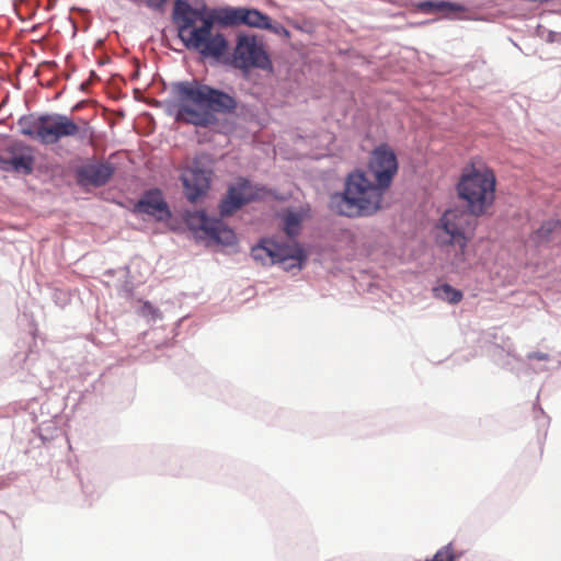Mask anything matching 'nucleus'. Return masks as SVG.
<instances>
[{"label": "nucleus", "mask_w": 561, "mask_h": 561, "mask_svg": "<svg viewBox=\"0 0 561 561\" xmlns=\"http://www.w3.org/2000/svg\"><path fill=\"white\" fill-rule=\"evenodd\" d=\"M178 36L187 49L203 57L219 59L228 48L225 35L215 30L218 22L225 26L249 25L263 28L268 16L255 9L220 8L209 10L205 4L193 8L186 0H175L172 12Z\"/></svg>", "instance_id": "nucleus-1"}, {"label": "nucleus", "mask_w": 561, "mask_h": 561, "mask_svg": "<svg viewBox=\"0 0 561 561\" xmlns=\"http://www.w3.org/2000/svg\"><path fill=\"white\" fill-rule=\"evenodd\" d=\"M368 170L376 180L371 183L363 171L348 174L342 193L331 195L329 207L341 216H370L381 208L386 190L391 185L398 172L397 156L382 144L371 152Z\"/></svg>", "instance_id": "nucleus-2"}, {"label": "nucleus", "mask_w": 561, "mask_h": 561, "mask_svg": "<svg viewBox=\"0 0 561 561\" xmlns=\"http://www.w3.org/2000/svg\"><path fill=\"white\" fill-rule=\"evenodd\" d=\"M172 91L176 121L195 126L206 127L214 122L211 112L229 114L238 106L234 96L195 79L174 83Z\"/></svg>", "instance_id": "nucleus-3"}, {"label": "nucleus", "mask_w": 561, "mask_h": 561, "mask_svg": "<svg viewBox=\"0 0 561 561\" xmlns=\"http://www.w3.org/2000/svg\"><path fill=\"white\" fill-rule=\"evenodd\" d=\"M496 178L486 165H468L457 183V194L470 214L482 216L495 201Z\"/></svg>", "instance_id": "nucleus-4"}, {"label": "nucleus", "mask_w": 561, "mask_h": 561, "mask_svg": "<svg viewBox=\"0 0 561 561\" xmlns=\"http://www.w3.org/2000/svg\"><path fill=\"white\" fill-rule=\"evenodd\" d=\"M476 228V216L467 208L448 209L436 225V241L442 247L457 248L455 263H465L467 247L474 237Z\"/></svg>", "instance_id": "nucleus-5"}, {"label": "nucleus", "mask_w": 561, "mask_h": 561, "mask_svg": "<svg viewBox=\"0 0 561 561\" xmlns=\"http://www.w3.org/2000/svg\"><path fill=\"white\" fill-rule=\"evenodd\" d=\"M20 133L43 145H55L66 137H77L80 127L62 114L24 115L18 121Z\"/></svg>", "instance_id": "nucleus-6"}, {"label": "nucleus", "mask_w": 561, "mask_h": 561, "mask_svg": "<svg viewBox=\"0 0 561 561\" xmlns=\"http://www.w3.org/2000/svg\"><path fill=\"white\" fill-rule=\"evenodd\" d=\"M252 257L262 264H283L284 267H301L306 259L304 250L297 242L280 244L273 239H264L251 250Z\"/></svg>", "instance_id": "nucleus-7"}, {"label": "nucleus", "mask_w": 561, "mask_h": 561, "mask_svg": "<svg viewBox=\"0 0 561 561\" xmlns=\"http://www.w3.org/2000/svg\"><path fill=\"white\" fill-rule=\"evenodd\" d=\"M232 61L237 68L242 70L252 68L266 70L272 67L263 43L256 36L247 34L238 36Z\"/></svg>", "instance_id": "nucleus-8"}, {"label": "nucleus", "mask_w": 561, "mask_h": 561, "mask_svg": "<svg viewBox=\"0 0 561 561\" xmlns=\"http://www.w3.org/2000/svg\"><path fill=\"white\" fill-rule=\"evenodd\" d=\"M188 222L192 228L199 229L209 240L216 243L231 245L236 242L233 230L228 228L222 220L209 218L204 211H196L190 216Z\"/></svg>", "instance_id": "nucleus-9"}, {"label": "nucleus", "mask_w": 561, "mask_h": 561, "mask_svg": "<svg viewBox=\"0 0 561 561\" xmlns=\"http://www.w3.org/2000/svg\"><path fill=\"white\" fill-rule=\"evenodd\" d=\"M181 180L187 199L195 203L206 195L210 185V172L197 165L186 167L181 173Z\"/></svg>", "instance_id": "nucleus-10"}, {"label": "nucleus", "mask_w": 561, "mask_h": 561, "mask_svg": "<svg viewBox=\"0 0 561 561\" xmlns=\"http://www.w3.org/2000/svg\"><path fill=\"white\" fill-rule=\"evenodd\" d=\"M261 197L260 190L254 191L248 180H241L237 186L229 190L228 196L220 204L222 216L232 215L242 205Z\"/></svg>", "instance_id": "nucleus-11"}, {"label": "nucleus", "mask_w": 561, "mask_h": 561, "mask_svg": "<svg viewBox=\"0 0 561 561\" xmlns=\"http://www.w3.org/2000/svg\"><path fill=\"white\" fill-rule=\"evenodd\" d=\"M114 172V165L107 161L90 163L78 170V182L82 185L100 187L111 180Z\"/></svg>", "instance_id": "nucleus-12"}, {"label": "nucleus", "mask_w": 561, "mask_h": 561, "mask_svg": "<svg viewBox=\"0 0 561 561\" xmlns=\"http://www.w3.org/2000/svg\"><path fill=\"white\" fill-rule=\"evenodd\" d=\"M136 209L139 213L154 216L159 220L170 215L168 205L158 190L147 192L137 203Z\"/></svg>", "instance_id": "nucleus-13"}, {"label": "nucleus", "mask_w": 561, "mask_h": 561, "mask_svg": "<svg viewBox=\"0 0 561 561\" xmlns=\"http://www.w3.org/2000/svg\"><path fill=\"white\" fill-rule=\"evenodd\" d=\"M419 9L424 13H438L447 19H455L460 12L465 11L461 4L445 0L424 1L419 4Z\"/></svg>", "instance_id": "nucleus-14"}, {"label": "nucleus", "mask_w": 561, "mask_h": 561, "mask_svg": "<svg viewBox=\"0 0 561 561\" xmlns=\"http://www.w3.org/2000/svg\"><path fill=\"white\" fill-rule=\"evenodd\" d=\"M34 159L31 154H19L10 158L0 157V169L30 174L33 170Z\"/></svg>", "instance_id": "nucleus-15"}, {"label": "nucleus", "mask_w": 561, "mask_h": 561, "mask_svg": "<svg viewBox=\"0 0 561 561\" xmlns=\"http://www.w3.org/2000/svg\"><path fill=\"white\" fill-rule=\"evenodd\" d=\"M302 216L298 213L288 211L283 215V229L289 238H296L301 229Z\"/></svg>", "instance_id": "nucleus-16"}, {"label": "nucleus", "mask_w": 561, "mask_h": 561, "mask_svg": "<svg viewBox=\"0 0 561 561\" xmlns=\"http://www.w3.org/2000/svg\"><path fill=\"white\" fill-rule=\"evenodd\" d=\"M434 295L436 298H439L449 304H458L461 301L463 295L460 290L455 289L448 284H443L434 288Z\"/></svg>", "instance_id": "nucleus-17"}, {"label": "nucleus", "mask_w": 561, "mask_h": 561, "mask_svg": "<svg viewBox=\"0 0 561 561\" xmlns=\"http://www.w3.org/2000/svg\"><path fill=\"white\" fill-rule=\"evenodd\" d=\"M561 227L560 221H546L537 231H536V238L539 241H548L550 238V234L558 228Z\"/></svg>", "instance_id": "nucleus-18"}, {"label": "nucleus", "mask_w": 561, "mask_h": 561, "mask_svg": "<svg viewBox=\"0 0 561 561\" xmlns=\"http://www.w3.org/2000/svg\"><path fill=\"white\" fill-rule=\"evenodd\" d=\"M456 558L451 543L442 547L432 559L427 561H454Z\"/></svg>", "instance_id": "nucleus-19"}, {"label": "nucleus", "mask_w": 561, "mask_h": 561, "mask_svg": "<svg viewBox=\"0 0 561 561\" xmlns=\"http://www.w3.org/2000/svg\"><path fill=\"white\" fill-rule=\"evenodd\" d=\"M266 26H263L262 30H267L276 35L283 36L285 38L290 37V32L283 26L280 23L273 22L271 18L268 16V21L265 22Z\"/></svg>", "instance_id": "nucleus-20"}, {"label": "nucleus", "mask_w": 561, "mask_h": 561, "mask_svg": "<svg viewBox=\"0 0 561 561\" xmlns=\"http://www.w3.org/2000/svg\"><path fill=\"white\" fill-rule=\"evenodd\" d=\"M168 0H146V5L153 10H162Z\"/></svg>", "instance_id": "nucleus-21"}, {"label": "nucleus", "mask_w": 561, "mask_h": 561, "mask_svg": "<svg viewBox=\"0 0 561 561\" xmlns=\"http://www.w3.org/2000/svg\"><path fill=\"white\" fill-rule=\"evenodd\" d=\"M529 359L547 360L548 355L545 353H531L528 355Z\"/></svg>", "instance_id": "nucleus-22"}]
</instances>
